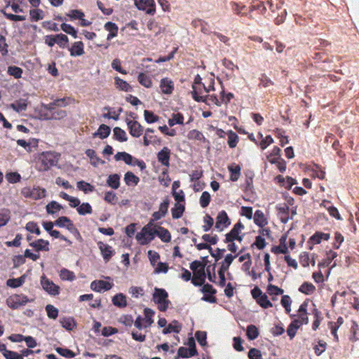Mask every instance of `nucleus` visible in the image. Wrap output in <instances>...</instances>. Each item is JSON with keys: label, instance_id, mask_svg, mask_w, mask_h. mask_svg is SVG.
I'll return each mask as SVG.
<instances>
[{"label": "nucleus", "instance_id": "nucleus-15", "mask_svg": "<svg viewBox=\"0 0 359 359\" xmlns=\"http://www.w3.org/2000/svg\"><path fill=\"white\" fill-rule=\"evenodd\" d=\"M114 284L102 280H95L90 283V289L95 292H100L102 290L108 291L112 288Z\"/></svg>", "mask_w": 359, "mask_h": 359}, {"label": "nucleus", "instance_id": "nucleus-44", "mask_svg": "<svg viewBox=\"0 0 359 359\" xmlns=\"http://www.w3.org/2000/svg\"><path fill=\"white\" fill-rule=\"evenodd\" d=\"M246 335L250 340H254L259 336V330L254 325H250L247 327Z\"/></svg>", "mask_w": 359, "mask_h": 359}, {"label": "nucleus", "instance_id": "nucleus-55", "mask_svg": "<svg viewBox=\"0 0 359 359\" xmlns=\"http://www.w3.org/2000/svg\"><path fill=\"white\" fill-rule=\"evenodd\" d=\"M266 291L270 296H278L283 294L284 292V290L283 289L272 284H269L267 286Z\"/></svg>", "mask_w": 359, "mask_h": 359}, {"label": "nucleus", "instance_id": "nucleus-35", "mask_svg": "<svg viewBox=\"0 0 359 359\" xmlns=\"http://www.w3.org/2000/svg\"><path fill=\"white\" fill-rule=\"evenodd\" d=\"M60 322L62 327L67 330H72L76 326L74 319L72 317H64L60 319Z\"/></svg>", "mask_w": 359, "mask_h": 359}, {"label": "nucleus", "instance_id": "nucleus-8", "mask_svg": "<svg viewBox=\"0 0 359 359\" xmlns=\"http://www.w3.org/2000/svg\"><path fill=\"white\" fill-rule=\"evenodd\" d=\"M41 285L43 289L50 295L56 296L60 294V287L48 279L44 274L41 276Z\"/></svg>", "mask_w": 359, "mask_h": 359}, {"label": "nucleus", "instance_id": "nucleus-59", "mask_svg": "<svg viewBox=\"0 0 359 359\" xmlns=\"http://www.w3.org/2000/svg\"><path fill=\"white\" fill-rule=\"evenodd\" d=\"M6 179L9 183H17L20 181L21 176L17 172H10L6 174Z\"/></svg>", "mask_w": 359, "mask_h": 359}, {"label": "nucleus", "instance_id": "nucleus-47", "mask_svg": "<svg viewBox=\"0 0 359 359\" xmlns=\"http://www.w3.org/2000/svg\"><path fill=\"white\" fill-rule=\"evenodd\" d=\"M8 74L13 76L15 79H20L22 77L23 70L22 68L17 66H9L8 67Z\"/></svg>", "mask_w": 359, "mask_h": 359}, {"label": "nucleus", "instance_id": "nucleus-7", "mask_svg": "<svg viewBox=\"0 0 359 359\" xmlns=\"http://www.w3.org/2000/svg\"><path fill=\"white\" fill-rule=\"evenodd\" d=\"M56 163L57 160L53 153H43L40 157V165L39 170L43 171L48 170L51 167L54 166Z\"/></svg>", "mask_w": 359, "mask_h": 359}, {"label": "nucleus", "instance_id": "nucleus-50", "mask_svg": "<svg viewBox=\"0 0 359 359\" xmlns=\"http://www.w3.org/2000/svg\"><path fill=\"white\" fill-rule=\"evenodd\" d=\"M76 210L81 215L91 214L93 212L92 207L88 203H83L82 204L79 205V206L76 208Z\"/></svg>", "mask_w": 359, "mask_h": 359}, {"label": "nucleus", "instance_id": "nucleus-19", "mask_svg": "<svg viewBox=\"0 0 359 359\" xmlns=\"http://www.w3.org/2000/svg\"><path fill=\"white\" fill-rule=\"evenodd\" d=\"M97 245L104 260L105 262H109L114 255V250L112 249V247L102 242H99Z\"/></svg>", "mask_w": 359, "mask_h": 359}, {"label": "nucleus", "instance_id": "nucleus-63", "mask_svg": "<svg viewBox=\"0 0 359 359\" xmlns=\"http://www.w3.org/2000/svg\"><path fill=\"white\" fill-rule=\"evenodd\" d=\"M211 196L209 192L203 191L200 198V205L203 208L208 206L210 202Z\"/></svg>", "mask_w": 359, "mask_h": 359}, {"label": "nucleus", "instance_id": "nucleus-24", "mask_svg": "<svg viewBox=\"0 0 359 359\" xmlns=\"http://www.w3.org/2000/svg\"><path fill=\"white\" fill-rule=\"evenodd\" d=\"M104 27L105 30L109 32L107 37V40H111L117 36L118 27L116 23L112 22H107L105 23Z\"/></svg>", "mask_w": 359, "mask_h": 359}, {"label": "nucleus", "instance_id": "nucleus-58", "mask_svg": "<svg viewBox=\"0 0 359 359\" xmlns=\"http://www.w3.org/2000/svg\"><path fill=\"white\" fill-rule=\"evenodd\" d=\"M56 43L60 47V48H65L67 46V43H69V39L68 37L63 34H59L55 35Z\"/></svg>", "mask_w": 359, "mask_h": 359}, {"label": "nucleus", "instance_id": "nucleus-14", "mask_svg": "<svg viewBox=\"0 0 359 359\" xmlns=\"http://www.w3.org/2000/svg\"><path fill=\"white\" fill-rule=\"evenodd\" d=\"M126 121L131 136L134 137H139L142 135L144 128L138 121H132L128 118H127Z\"/></svg>", "mask_w": 359, "mask_h": 359}, {"label": "nucleus", "instance_id": "nucleus-54", "mask_svg": "<svg viewBox=\"0 0 359 359\" xmlns=\"http://www.w3.org/2000/svg\"><path fill=\"white\" fill-rule=\"evenodd\" d=\"M185 208L183 205H177L176 204L175 208H172V217L173 219H179L180 218L184 212Z\"/></svg>", "mask_w": 359, "mask_h": 359}, {"label": "nucleus", "instance_id": "nucleus-52", "mask_svg": "<svg viewBox=\"0 0 359 359\" xmlns=\"http://www.w3.org/2000/svg\"><path fill=\"white\" fill-rule=\"evenodd\" d=\"M60 278L62 280H74L76 276L73 271L67 269H62L60 272Z\"/></svg>", "mask_w": 359, "mask_h": 359}, {"label": "nucleus", "instance_id": "nucleus-48", "mask_svg": "<svg viewBox=\"0 0 359 359\" xmlns=\"http://www.w3.org/2000/svg\"><path fill=\"white\" fill-rule=\"evenodd\" d=\"M62 206L56 201H51L46 205V211L48 214L53 215L60 211Z\"/></svg>", "mask_w": 359, "mask_h": 359}, {"label": "nucleus", "instance_id": "nucleus-51", "mask_svg": "<svg viewBox=\"0 0 359 359\" xmlns=\"http://www.w3.org/2000/svg\"><path fill=\"white\" fill-rule=\"evenodd\" d=\"M313 351L316 355H320L327 348V343L323 340H318V344L313 346Z\"/></svg>", "mask_w": 359, "mask_h": 359}, {"label": "nucleus", "instance_id": "nucleus-10", "mask_svg": "<svg viewBox=\"0 0 359 359\" xmlns=\"http://www.w3.org/2000/svg\"><path fill=\"white\" fill-rule=\"evenodd\" d=\"M55 225L58 227H66L71 233L80 236V233L75 227L72 221L67 217L61 216L55 221Z\"/></svg>", "mask_w": 359, "mask_h": 359}, {"label": "nucleus", "instance_id": "nucleus-33", "mask_svg": "<svg viewBox=\"0 0 359 359\" xmlns=\"http://www.w3.org/2000/svg\"><path fill=\"white\" fill-rule=\"evenodd\" d=\"M111 133L109 126L105 124H101L96 133L93 134V136H99L101 139L107 138Z\"/></svg>", "mask_w": 359, "mask_h": 359}, {"label": "nucleus", "instance_id": "nucleus-2", "mask_svg": "<svg viewBox=\"0 0 359 359\" xmlns=\"http://www.w3.org/2000/svg\"><path fill=\"white\" fill-rule=\"evenodd\" d=\"M32 302H34L33 299H29L27 296L23 294H13L6 299V305L13 310L18 309L20 307Z\"/></svg>", "mask_w": 359, "mask_h": 359}, {"label": "nucleus", "instance_id": "nucleus-64", "mask_svg": "<svg viewBox=\"0 0 359 359\" xmlns=\"http://www.w3.org/2000/svg\"><path fill=\"white\" fill-rule=\"evenodd\" d=\"M195 337L199 343V344L202 346H204L207 344V333L205 331H197L195 334Z\"/></svg>", "mask_w": 359, "mask_h": 359}, {"label": "nucleus", "instance_id": "nucleus-56", "mask_svg": "<svg viewBox=\"0 0 359 359\" xmlns=\"http://www.w3.org/2000/svg\"><path fill=\"white\" fill-rule=\"evenodd\" d=\"M61 29L65 33L70 34L74 39L77 38V31L71 25L62 23L61 25Z\"/></svg>", "mask_w": 359, "mask_h": 359}, {"label": "nucleus", "instance_id": "nucleus-41", "mask_svg": "<svg viewBox=\"0 0 359 359\" xmlns=\"http://www.w3.org/2000/svg\"><path fill=\"white\" fill-rule=\"evenodd\" d=\"M114 138L119 142H126L128 140L126 133L119 127L114 128Z\"/></svg>", "mask_w": 359, "mask_h": 359}, {"label": "nucleus", "instance_id": "nucleus-12", "mask_svg": "<svg viewBox=\"0 0 359 359\" xmlns=\"http://www.w3.org/2000/svg\"><path fill=\"white\" fill-rule=\"evenodd\" d=\"M244 229V225L238 222L236 223L232 229L226 234L225 243H230L233 241L234 240H237L238 241H242V236H239L240 231Z\"/></svg>", "mask_w": 359, "mask_h": 359}, {"label": "nucleus", "instance_id": "nucleus-57", "mask_svg": "<svg viewBox=\"0 0 359 359\" xmlns=\"http://www.w3.org/2000/svg\"><path fill=\"white\" fill-rule=\"evenodd\" d=\"M196 355H192V352L190 351V348H187L183 346L179 348L177 351V356L175 357V359H178L179 357L187 358L192 356H195Z\"/></svg>", "mask_w": 359, "mask_h": 359}, {"label": "nucleus", "instance_id": "nucleus-43", "mask_svg": "<svg viewBox=\"0 0 359 359\" xmlns=\"http://www.w3.org/2000/svg\"><path fill=\"white\" fill-rule=\"evenodd\" d=\"M144 120L147 123H154L159 121L160 117L155 114L152 111H144Z\"/></svg>", "mask_w": 359, "mask_h": 359}, {"label": "nucleus", "instance_id": "nucleus-31", "mask_svg": "<svg viewBox=\"0 0 359 359\" xmlns=\"http://www.w3.org/2000/svg\"><path fill=\"white\" fill-rule=\"evenodd\" d=\"M316 288L311 283L304 282L299 287V291L304 294L310 295L315 292Z\"/></svg>", "mask_w": 359, "mask_h": 359}, {"label": "nucleus", "instance_id": "nucleus-32", "mask_svg": "<svg viewBox=\"0 0 359 359\" xmlns=\"http://www.w3.org/2000/svg\"><path fill=\"white\" fill-rule=\"evenodd\" d=\"M107 184L114 189H117L120 186V175L118 174L110 175L107 180Z\"/></svg>", "mask_w": 359, "mask_h": 359}, {"label": "nucleus", "instance_id": "nucleus-42", "mask_svg": "<svg viewBox=\"0 0 359 359\" xmlns=\"http://www.w3.org/2000/svg\"><path fill=\"white\" fill-rule=\"evenodd\" d=\"M187 138L191 140H199L203 142L206 140L203 133L201 131L195 129L191 130L188 133Z\"/></svg>", "mask_w": 359, "mask_h": 359}, {"label": "nucleus", "instance_id": "nucleus-38", "mask_svg": "<svg viewBox=\"0 0 359 359\" xmlns=\"http://www.w3.org/2000/svg\"><path fill=\"white\" fill-rule=\"evenodd\" d=\"M139 83L145 88H151L152 86V81L149 76L144 73H140L137 77Z\"/></svg>", "mask_w": 359, "mask_h": 359}, {"label": "nucleus", "instance_id": "nucleus-60", "mask_svg": "<svg viewBox=\"0 0 359 359\" xmlns=\"http://www.w3.org/2000/svg\"><path fill=\"white\" fill-rule=\"evenodd\" d=\"M277 210L279 213L284 215V217H281L280 219L282 222L286 223L289 219V207L286 204H284L283 205L278 207Z\"/></svg>", "mask_w": 359, "mask_h": 359}, {"label": "nucleus", "instance_id": "nucleus-13", "mask_svg": "<svg viewBox=\"0 0 359 359\" xmlns=\"http://www.w3.org/2000/svg\"><path fill=\"white\" fill-rule=\"evenodd\" d=\"M230 224L231 221L226 211H220L216 217V223L215 226V229H217L219 231H222L224 229L228 227Z\"/></svg>", "mask_w": 359, "mask_h": 359}, {"label": "nucleus", "instance_id": "nucleus-61", "mask_svg": "<svg viewBox=\"0 0 359 359\" xmlns=\"http://www.w3.org/2000/svg\"><path fill=\"white\" fill-rule=\"evenodd\" d=\"M313 315L315 320L312 324V329L313 330H316L319 327L320 323L323 320V318L321 317L320 311H319L317 309H315L313 310Z\"/></svg>", "mask_w": 359, "mask_h": 359}, {"label": "nucleus", "instance_id": "nucleus-1", "mask_svg": "<svg viewBox=\"0 0 359 359\" xmlns=\"http://www.w3.org/2000/svg\"><path fill=\"white\" fill-rule=\"evenodd\" d=\"M153 301L158 305V309L161 311H165L170 304L168 292L162 288L156 287L154 289Z\"/></svg>", "mask_w": 359, "mask_h": 359}, {"label": "nucleus", "instance_id": "nucleus-27", "mask_svg": "<svg viewBox=\"0 0 359 359\" xmlns=\"http://www.w3.org/2000/svg\"><path fill=\"white\" fill-rule=\"evenodd\" d=\"M254 222L256 225L262 228L267 224V220L264 212L261 210H257L255 211L254 215Z\"/></svg>", "mask_w": 359, "mask_h": 359}, {"label": "nucleus", "instance_id": "nucleus-45", "mask_svg": "<svg viewBox=\"0 0 359 359\" xmlns=\"http://www.w3.org/2000/svg\"><path fill=\"white\" fill-rule=\"evenodd\" d=\"M76 187L78 189L83 191L85 194L93 192L95 191L94 186L83 180L78 182L76 184Z\"/></svg>", "mask_w": 359, "mask_h": 359}, {"label": "nucleus", "instance_id": "nucleus-39", "mask_svg": "<svg viewBox=\"0 0 359 359\" xmlns=\"http://www.w3.org/2000/svg\"><path fill=\"white\" fill-rule=\"evenodd\" d=\"M75 102V99L72 97H65L63 98L55 100V104H56V106L59 107H65L69 104H74Z\"/></svg>", "mask_w": 359, "mask_h": 359}, {"label": "nucleus", "instance_id": "nucleus-6", "mask_svg": "<svg viewBox=\"0 0 359 359\" xmlns=\"http://www.w3.org/2000/svg\"><path fill=\"white\" fill-rule=\"evenodd\" d=\"M236 256L232 255L231 254H228L225 258L224 260L222 263V266L218 271V275L219 278V281L218 285L220 287H224L226 285V278H225V273L229 269V266L233 261Z\"/></svg>", "mask_w": 359, "mask_h": 359}, {"label": "nucleus", "instance_id": "nucleus-46", "mask_svg": "<svg viewBox=\"0 0 359 359\" xmlns=\"http://www.w3.org/2000/svg\"><path fill=\"white\" fill-rule=\"evenodd\" d=\"M30 20L37 22L44 18L43 11L41 9H32L29 11Z\"/></svg>", "mask_w": 359, "mask_h": 359}, {"label": "nucleus", "instance_id": "nucleus-30", "mask_svg": "<svg viewBox=\"0 0 359 359\" xmlns=\"http://www.w3.org/2000/svg\"><path fill=\"white\" fill-rule=\"evenodd\" d=\"M124 182L128 186H135L140 182V178L133 172L128 171L124 175Z\"/></svg>", "mask_w": 359, "mask_h": 359}, {"label": "nucleus", "instance_id": "nucleus-34", "mask_svg": "<svg viewBox=\"0 0 359 359\" xmlns=\"http://www.w3.org/2000/svg\"><path fill=\"white\" fill-rule=\"evenodd\" d=\"M184 119V116L181 113H173L168 123L170 127H172L176 124L183 125Z\"/></svg>", "mask_w": 359, "mask_h": 359}, {"label": "nucleus", "instance_id": "nucleus-18", "mask_svg": "<svg viewBox=\"0 0 359 359\" xmlns=\"http://www.w3.org/2000/svg\"><path fill=\"white\" fill-rule=\"evenodd\" d=\"M206 273L204 267H201L198 271L194 273L191 283L194 286H202L205 285Z\"/></svg>", "mask_w": 359, "mask_h": 359}, {"label": "nucleus", "instance_id": "nucleus-37", "mask_svg": "<svg viewBox=\"0 0 359 359\" xmlns=\"http://www.w3.org/2000/svg\"><path fill=\"white\" fill-rule=\"evenodd\" d=\"M25 280V276H22L19 277L18 278H9L6 281L7 286L12 287V288H16L18 287H20L23 285Z\"/></svg>", "mask_w": 359, "mask_h": 359}, {"label": "nucleus", "instance_id": "nucleus-4", "mask_svg": "<svg viewBox=\"0 0 359 359\" xmlns=\"http://www.w3.org/2000/svg\"><path fill=\"white\" fill-rule=\"evenodd\" d=\"M156 229H149V227H143L140 232L137 233L135 238L141 245H146L154 239Z\"/></svg>", "mask_w": 359, "mask_h": 359}, {"label": "nucleus", "instance_id": "nucleus-26", "mask_svg": "<svg viewBox=\"0 0 359 359\" xmlns=\"http://www.w3.org/2000/svg\"><path fill=\"white\" fill-rule=\"evenodd\" d=\"M155 312L149 308H145L144 310V318H143V321L144 323V327L147 328L150 327L154 323L153 316H154Z\"/></svg>", "mask_w": 359, "mask_h": 359}, {"label": "nucleus", "instance_id": "nucleus-22", "mask_svg": "<svg viewBox=\"0 0 359 359\" xmlns=\"http://www.w3.org/2000/svg\"><path fill=\"white\" fill-rule=\"evenodd\" d=\"M72 57L81 56L84 54V45L82 41L74 42L69 49Z\"/></svg>", "mask_w": 359, "mask_h": 359}, {"label": "nucleus", "instance_id": "nucleus-20", "mask_svg": "<svg viewBox=\"0 0 359 359\" xmlns=\"http://www.w3.org/2000/svg\"><path fill=\"white\" fill-rule=\"evenodd\" d=\"M49 242L42 238L37 239L29 243V246L32 247L36 252L49 251Z\"/></svg>", "mask_w": 359, "mask_h": 359}, {"label": "nucleus", "instance_id": "nucleus-36", "mask_svg": "<svg viewBox=\"0 0 359 359\" xmlns=\"http://www.w3.org/2000/svg\"><path fill=\"white\" fill-rule=\"evenodd\" d=\"M226 134L228 135L227 143L229 147L231 149L235 148L238 143L239 137L235 132L232 130H229Z\"/></svg>", "mask_w": 359, "mask_h": 359}, {"label": "nucleus", "instance_id": "nucleus-5", "mask_svg": "<svg viewBox=\"0 0 359 359\" xmlns=\"http://www.w3.org/2000/svg\"><path fill=\"white\" fill-rule=\"evenodd\" d=\"M46 191L45 189L40 187L31 188L26 187L22 189L21 194L27 198L33 200H39L46 196Z\"/></svg>", "mask_w": 359, "mask_h": 359}, {"label": "nucleus", "instance_id": "nucleus-49", "mask_svg": "<svg viewBox=\"0 0 359 359\" xmlns=\"http://www.w3.org/2000/svg\"><path fill=\"white\" fill-rule=\"evenodd\" d=\"M115 83L117 87L121 90H123L125 92H128L131 90V86L129 83H128L126 81L120 79L119 77L115 78Z\"/></svg>", "mask_w": 359, "mask_h": 359}, {"label": "nucleus", "instance_id": "nucleus-16", "mask_svg": "<svg viewBox=\"0 0 359 359\" xmlns=\"http://www.w3.org/2000/svg\"><path fill=\"white\" fill-rule=\"evenodd\" d=\"M192 98L196 102H206V96L203 95V93L206 90V86L204 83H201L200 86H192Z\"/></svg>", "mask_w": 359, "mask_h": 359}, {"label": "nucleus", "instance_id": "nucleus-53", "mask_svg": "<svg viewBox=\"0 0 359 359\" xmlns=\"http://www.w3.org/2000/svg\"><path fill=\"white\" fill-rule=\"evenodd\" d=\"M257 303L264 309H268L273 306V304L269 300L266 294H263L259 298L256 300Z\"/></svg>", "mask_w": 359, "mask_h": 359}, {"label": "nucleus", "instance_id": "nucleus-62", "mask_svg": "<svg viewBox=\"0 0 359 359\" xmlns=\"http://www.w3.org/2000/svg\"><path fill=\"white\" fill-rule=\"evenodd\" d=\"M47 316L49 318L56 319L58 316V309L51 304H48L46 306Z\"/></svg>", "mask_w": 359, "mask_h": 359}, {"label": "nucleus", "instance_id": "nucleus-25", "mask_svg": "<svg viewBox=\"0 0 359 359\" xmlns=\"http://www.w3.org/2000/svg\"><path fill=\"white\" fill-rule=\"evenodd\" d=\"M156 231V236H157L163 242L168 243L171 241V234L168 229L163 226H158Z\"/></svg>", "mask_w": 359, "mask_h": 359}, {"label": "nucleus", "instance_id": "nucleus-3", "mask_svg": "<svg viewBox=\"0 0 359 359\" xmlns=\"http://www.w3.org/2000/svg\"><path fill=\"white\" fill-rule=\"evenodd\" d=\"M114 159L116 161L122 160L129 165H137L142 170L146 168V163L143 161L138 160L125 151L118 152L114 156Z\"/></svg>", "mask_w": 359, "mask_h": 359}, {"label": "nucleus", "instance_id": "nucleus-23", "mask_svg": "<svg viewBox=\"0 0 359 359\" xmlns=\"http://www.w3.org/2000/svg\"><path fill=\"white\" fill-rule=\"evenodd\" d=\"M112 303L116 307L123 309L127 306L126 296L123 293H118L112 297Z\"/></svg>", "mask_w": 359, "mask_h": 359}, {"label": "nucleus", "instance_id": "nucleus-11", "mask_svg": "<svg viewBox=\"0 0 359 359\" xmlns=\"http://www.w3.org/2000/svg\"><path fill=\"white\" fill-rule=\"evenodd\" d=\"M201 291L204 294L202 297V300L210 303L217 302V298L215 297V294L217 293V290L212 285L209 283L203 285Z\"/></svg>", "mask_w": 359, "mask_h": 359}, {"label": "nucleus", "instance_id": "nucleus-21", "mask_svg": "<svg viewBox=\"0 0 359 359\" xmlns=\"http://www.w3.org/2000/svg\"><path fill=\"white\" fill-rule=\"evenodd\" d=\"M160 88L163 93L170 95L174 90V83L168 78H163L161 80Z\"/></svg>", "mask_w": 359, "mask_h": 359}, {"label": "nucleus", "instance_id": "nucleus-17", "mask_svg": "<svg viewBox=\"0 0 359 359\" xmlns=\"http://www.w3.org/2000/svg\"><path fill=\"white\" fill-rule=\"evenodd\" d=\"M157 159L162 165L168 168L170 166V149L167 147H164L158 152Z\"/></svg>", "mask_w": 359, "mask_h": 359}, {"label": "nucleus", "instance_id": "nucleus-29", "mask_svg": "<svg viewBox=\"0 0 359 359\" xmlns=\"http://www.w3.org/2000/svg\"><path fill=\"white\" fill-rule=\"evenodd\" d=\"M337 257V253L332 250H329L326 253V257L318 264L320 267H327L332 260Z\"/></svg>", "mask_w": 359, "mask_h": 359}, {"label": "nucleus", "instance_id": "nucleus-9", "mask_svg": "<svg viewBox=\"0 0 359 359\" xmlns=\"http://www.w3.org/2000/svg\"><path fill=\"white\" fill-rule=\"evenodd\" d=\"M135 5L137 9L144 11L147 14L154 15L156 13L154 0H135Z\"/></svg>", "mask_w": 359, "mask_h": 359}, {"label": "nucleus", "instance_id": "nucleus-28", "mask_svg": "<svg viewBox=\"0 0 359 359\" xmlns=\"http://www.w3.org/2000/svg\"><path fill=\"white\" fill-rule=\"evenodd\" d=\"M228 170L230 172V180L233 182L237 181L241 175V166L235 164L230 165L228 166Z\"/></svg>", "mask_w": 359, "mask_h": 359}, {"label": "nucleus", "instance_id": "nucleus-40", "mask_svg": "<svg viewBox=\"0 0 359 359\" xmlns=\"http://www.w3.org/2000/svg\"><path fill=\"white\" fill-rule=\"evenodd\" d=\"M350 332L351 335L349 337V339L351 341H356L359 340V326L356 322L353 321L350 328Z\"/></svg>", "mask_w": 359, "mask_h": 359}]
</instances>
